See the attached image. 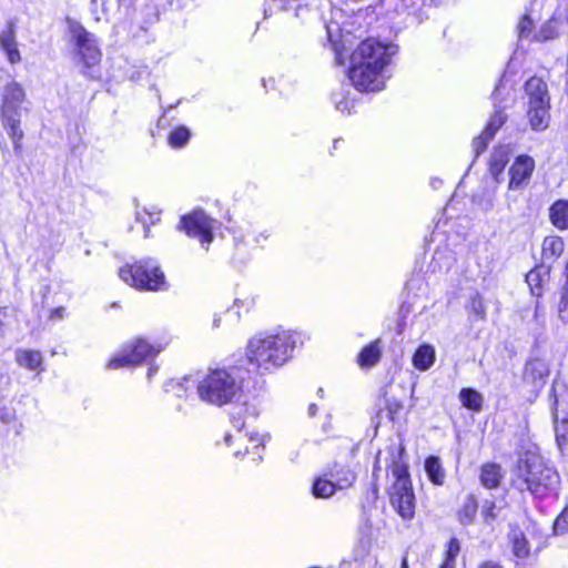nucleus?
Returning a JSON list of instances; mask_svg holds the SVG:
<instances>
[{
    "label": "nucleus",
    "mask_w": 568,
    "mask_h": 568,
    "mask_svg": "<svg viewBox=\"0 0 568 568\" xmlns=\"http://www.w3.org/2000/svg\"><path fill=\"white\" fill-rule=\"evenodd\" d=\"M511 483L519 491H529L536 497H544L557 487L559 476L541 456L527 452L518 459Z\"/></svg>",
    "instance_id": "1"
},
{
    "label": "nucleus",
    "mask_w": 568,
    "mask_h": 568,
    "mask_svg": "<svg viewBox=\"0 0 568 568\" xmlns=\"http://www.w3.org/2000/svg\"><path fill=\"white\" fill-rule=\"evenodd\" d=\"M296 342V335L287 331L274 335H256L247 344L248 363L262 371L278 367L292 356Z\"/></svg>",
    "instance_id": "2"
},
{
    "label": "nucleus",
    "mask_w": 568,
    "mask_h": 568,
    "mask_svg": "<svg viewBox=\"0 0 568 568\" xmlns=\"http://www.w3.org/2000/svg\"><path fill=\"white\" fill-rule=\"evenodd\" d=\"M243 387V377L240 369L215 368L197 383L196 390L201 400L223 406L233 403L241 394Z\"/></svg>",
    "instance_id": "3"
},
{
    "label": "nucleus",
    "mask_w": 568,
    "mask_h": 568,
    "mask_svg": "<svg viewBox=\"0 0 568 568\" xmlns=\"http://www.w3.org/2000/svg\"><path fill=\"white\" fill-rule=\"evenodd\" d=\"M392 462L388 466L395 481L389 491L392 507L405 520L415 516V495L409 479L408 467L403 460L404 446H390L388 448Z\"/></svg>",
    "instance_id": "4"
},
{
    "label": "nucleus",
    "mask_w": 568,
    "mask_h": 568,
    "mask_svg": "<svg viewBox=\"0 0 568 568\" xmlns=\"http://www.w3.org/2000/svg\"><path fill=\"white\" fill-rule=\"evenodd\" d=\"M26 99V90L17 81L7 83L1 91L0 116L4 130L12 140L16 152L21 151V143L24 136L20 124L22 103Z\"/></svg>",
    "instance_id": "5"
},
{
    "label": "nucleus",
    "mask_w": 568,
    "mask_h": 568,
    "mask_svg": "<svg viewBox=\"0 0 568 568\" xmlns=\"http://www.w3.org/2000/svg\"><path fill=\"white\" fill-rule=\"evenodd\" d=\"M120 278L130 286L142 291H162L168 288L164 273L152 258L141 260L119 270Z\"/></svg>",
    "instance_id": "6"
},
{
    "label": "nucleus",
    "mask_w": 568,
    "mask_h": 568,
    "mask_svg": "<svg viewBox=\"0 0 568 568\" xmlns=\"http://www.w3.org/2000/svg\"><path fill=\"white\" fill-rule=\"evenodd\" d=\"M528 97L527 116L530 126L535 131H544L549 125L550 97L546 82L538 77H532L526 82Z\"/></svg>",
    "instance_id": "7"
},
{
    "label": "nucleus",
    "mask_w": 568,
    "mask_h": 568,
    "mask_svg": "<svg viewBox=\"0 0 568 568\" xmlns=\"http://www.w3.org/2000/svg\"><path fill=\"white\" fill-rule=\"evenodd\" d=\"M395 52L396 48L393 44L385 45L375 39H366L358 44L351 55V63H354V78L359 81L358 79L363 74L361 64L385 70Z\"/></svg>",
    "instance_id": "8"
},
{
    "label": "nucleus",
    "mask_w": 568,
    "mask_h": 568,
    "mask_svg": "<svg viewBox=\"0 0 568 568\" xmlns=\"http://www.w3.org/2000/svg\"><path fill=\"white\" fill-rule=\"evenodd\" d=\"M551 392L556 442L562 449L568 443V389L565 385H554Z\"/></svg>",
    "instance_id": "9"
},
{
    "label": "nucleus",
    "mask_w": 568,
    "mask_h": 568,
    "mask_svg": "<svg viewBox=\"0 0 568 568\" xmlns=\"http://www.w3.org/2000/svg\"><path fill=\"white\" fill-rule=\"evenodd\" d=\"M217 222L207 216L203 211L196 210L181 219V229L191 237L200 240L201 245L207 250L213 241V231Z\"/></svg>",
    "instance_id": "10"
},
{
    "label": "nucleus",
    "mask_w": 568,
    "mask_h": 568,
    "mask_svg": "<svg viewBox=\"0 0 568 568\" xmlns=\"http://www.w3.org/2000/svg\"><path fill=\"white\" fill-rule=\"evenodd\" d=\"M161 351L160 347L149 344L143 338H136L130 346H126L109 361L108 367L116 369L120 367L134 366L142 363L150 356L158 354Z\"/></svg>",
    "instance_id": "11"
},
{
    "label": "nucleus",
    "mask_w": 568,
    "mask_h": 568,
    "mask_svg": "<svg viewBox=\"0 0 568 568\" xmlns=\"http://www.w3.org/2000/svg\"><path fill=\"white\" fill-rule=\"evenodd\" d=\"M72 39L75 41L78 54L87 68L97 65L101 60V51L98 48L94 34L87 31L80 23L70 26Z\"/></svg>",
    "instance_id": "12"
},
{
    "label": "nucleus",
    "mask_w": 568,
    "mask_h": 568,
    "mask_svg": "<svg viewBox=\"0 0 568 568\" xmlns=\"http://www.w3.org/2000/svg\"><path fill=\"white\" fill-rule=\"evenodd\" d=\"M535 170V160L529 155H519L509 168L508 190L518 191L526 187Z\"/></svg>",
    "instance_id": "13"
},
{
    "label": "nucleus",
    "mask_w": 568,
    "mask_h": 568,
    "mask_svg": "<svg viewBox=\"0 0 568 568\" xmlns=\"http://www.w3.org/2000/svg\"><path fill=\"white\" fill-rule=\"evenodd\" d=\"M361 69L363 71L362 77L357 81L354 78V63H351L349 70H348V78L352 81L353 85L358 91H379L385 85V70L378 69V67L369 68L367 65H362Z\"/></svg>",
    "instance_id": "14"
},
{
    "label": "nucleus",
    "mask_w": 568,
    "mask_h": 568,
    "mask_svg": "<svg viewBox=\"0 0 568 568\" xmlns=\"http://www.w3.org/2000/svg\"><path fill=\"white\" fill-rule=\"evenodd\" d=\"M511 149L509 145L496 146L489 159L488 171L496 183H500L506 165L509 162Z\"/></svg>",
    "instance_id": "15"
},
{
    "label": "nucleus",
    "mask_w": 568,
    "mask_h": 568,
    "mask_svg": "<svg viewBox=\"0 0 568 568\" xmlns=\"http://www.w3.org/2000/svg\"><path fill=\"white\" fill-rule=\"evenodd\" d=\"M568 22L566 10L557 11L547 22H545L534 36L537 41H547L555 39L559 34L561 26Z\"/></svg>",
    "instance_id": "16"
},
{
    "label": "nucleus",
    "mask_w": 568,
    "mask_h": 568,
    "mask_svg": "<svg viewBox=\"0 0 568 568\" xmlns=\"http://www.w3.org/2000/svg\"><path fill=\"white\" fill-rule=\"evenodd\" d=\"M0 47L7 54V58L11 64H16L21 60L16 41V33L11 27L0 32Z\"/></svg>",
    "instance_id": "17"
},
{
    "label": "nucleus",
    "mask_w": 568,
    "mask_h": 568,
    "mask_svg": "<svg viewBox=\"0 0 568 568\" xmlns=\"http://www.w3.org/2000/svg\"><path fill=\"white\" fill-rule=\"evenodd\" d=\"M548 375V368L546 364L540 359L529 361L524 371V381L531 383L535 386L544 384L546 376Z\"/></svg>",
    "instance_id": "18"
},
{
    "label": "nucleus",
    "mask_w": 568,
    "mask_h": 568,
    "mask_svg": "<svg viewBox=\"0 0 568 568\" xmlns=\"http://www.w3.org/2000/svg\"><path fill=\"white\" fill-rule=\"evenodd\" d=\"M508 537L511 544L513 554L517 558L525 559L530 555L529 541L520 529L511 528Z\"/></svg>",
    "instance_id": "19"
},
{
    "label": "nucleus",
    "mask_w": 568,
    "mask_h": 568,
    "mask_svg": "<svg viewBox=\"0 0 568 568\" xmlns=\"http://www.w3.org/2000/svg\"><path fill=\"white\" fill-rule=\"evenodd\" d=\"M331 478H333L338 489H345L351 487L356 480V474L348 466L335 464L329 471Z\"/></svg>",
    "instance_id": "20"
},
{
    "label": "nucleus",
    "mask_w": 568,
    "mask_h": 568,
    "mask_svg": "<svg viewBox=\"0 0 568 568\" xmlns=\"http://www.w3.org/2000/svg\"><path fill=\"white\" fill-rule=\"evenodd\" d=\"M548 277L549 268L544 265L535 267L526 275V282L534 295H541L542 286L545 282H547Z\"/></svg>",
    "instance_id": "21"
},
{
    "label": "nucleus",
    "mask_w": 568,
    "mask_h": 568,
    "mask_svg": "<svg viewBox=\"0 0 568 568\" xmlns=\"http://www.w3.org/2000/svg\"><path fill=\"white\" fill-rule=\"evenodd\" d=\"M549 217L551 223L560 230L568 229V201L558 200L549 210Z\"/></svg>",
    "instance_id": "22"
},
{
    "label": "nucleus",
    "mask_w": 568,
    "mask_h": 568,
    "mask_svg": "<svg viewBox=\"0 0 568 568\" xmlns=\"http://www.w3.org/2000/svg\"><path fill=\"white\" fill-rule=\"evenodd\" d=\"M435 362V348L432 345H420L414 356L413 364L419 371L429 369Z\"/></svg>",
    "instance_id": "23"
},
{
    "label": "nucleus",
    "mask_w": 568,
    "mask_h": 568,
    "mask_svg": "<svg viewBox=\"0 0 568 568\" xmlns=\"http://www.w3.org/2000/svg\"><path fill=\"white\" fill-rule=\"evenodd\" d=\"M503 478L501 467L497 464H485L480 471V483L488 489L497 488Z\"/></svg>",
    "instance_id": "24"
},
{
    "label": "nucleus",
    "mask_w": 568,
    "mask_h": 568,
    "mask_svg": "<svg viewBox=\"0 0 568 568\" xmlns=\"http://www.w3.org/2000/svg\"><path fill=\"white\" fill-rule=\"evenodd\" d=\"M16 361L20 366L34 371L41 366L42 355L38 351L20 348L16 351Z\"/></svg>",
    "instance_id": "25"
},
{
    "label": "nucleus",
    "mask_w": 568,
    "mask_h": 568,
    "mask_svg": "<svg viewBox=\"0 0 568 568\" xmlns=\"http://www.w3.org/2000/svg\"><path fill=\"white\" fill-rule=\"evenodd\" d=\"M381 356L382 349L377 339L362 349L358 355V364L362 367H372L379 362Z\"/></svg>",
    "instance_id": "26"
},
{
    "label": "nucleus",
    "mask_w": 568,
    "mask_h": 568,
    "mask_svg": "<svg viewBox=\"0 0 568 568\" xmlns=\"http://www.w3.org/2000/svg\"><path fill=\"white\" fill-rule=\"evenodd\" d=\"M459 399L463 406L470 410L480 412L483 408L484 397L474 388H463L459 392Z\"/></svg>",
    "instance_id": "27"
},
{
    "label": "nucleus",
    "mask_w": 568,
    "mask_h": 568,
    "mask_svg": "<svg viewBox=\"0 0 568 568\" xmlns=\"http://www.w3.org/2000/svg\"><path fill=\"white\" fill-rule=\"evenodd\" d=\"M425 470L428 478L435 485H443L445 481V470L442 466L440 459L436 456H430L425 460Z\"/></svg>",
    "instance_id": "28"
},
{
    "label": "nucleus",
    "mask_w": 568,
    "mask_h": 568,
    "mask_svg": "<svg viewBox=\"0 0 568 568\" xmlns=\"http://www.w3.org/2000/svg\"><path fill=\"white\" fill-rule=\"evenodd\" d=\"M564 252V241L558 236H547L542 242V258L555 260Z\"/></svg>",
    "instance_id": "29"
},
{
    "label": "nucleus",
    "mask_w": 568,
    "mask_h": 568,
    "mask_svg": "<svg viewBox=\"0 0 568 568\" xmlns=\"http://www.w3.org/2000/svg\"><path fill=\"white\" fill-rule=\"evenodd\" d=\"M118 6V0H91V12L97 21L108 19Z\"/></svg>",
    "instance_id": "30"
},
{
    "label": "nucleus",
    "mask_w": 568,
    "mask_h": 568,
    "mask_svg": "<svg viewBox=\"0 0 568 568\" xmlns=\"http://www.w3.org/2000/svg\"><path fill=\"white\" fill-rule=\"evenodd\" d=\"M478 503L474 496H468L458 513L459 521L463 525H470L477 514Z\"/></svg>",
    "instance_id": "31"
},
{
    "label": "nucleus",
    "mask_w": 568,
    "mask_h": 568,
    "mask_svg": "<svg viewBox=\"0 0 568 568\" xmlns=\"http://www.w3.org/2000/svg\"><path fill=\"white\" fill-rule=\"evenodd\" d=\"M336 488L337 485L335 481L320 477L315 479L312 491L317 498H327L335 493Z\"/></svg>",
    "instance_id": "32"
},
{
    "label": "nucleus",
    "mask_w": 568,
    "mask_h": 568,
    "mask_svg": "<svg viewBox=\"0 0 568 568\" xmlns=\"http://www.w3.org/2000/svg\"><path fill=\"white\" fill-rule=\"evenodd\" d=\"M460 552V542L457 538H452L447 544L444 560L439 568H455L457 556Z\"/></svg>",
    "instance_id": "33"
},
{
    "label": "nucleus",
    "mask_w": 568,
    "mask_h": 568,
    "mask_svg": "<svg viewBox=\"0 0 568 568\" xmlns=\"http://www.w3.org/2000/svg\"><path fill=\"white\" fill-rule=\"evenodd\" d=\"M336 109L342 113L349 114L355 106V100L348 98V92L341 89L332 95Z\"/></svg>",
    "instance_id": "34"
},
{
    "label": "nucleus",
    "mask_w": 568,
    "mask_h": 568,
    "mask_svg": "<svg viewBox=\"0 0 568 568\" xmlns=\"http://www.w3.org/2000/svg\"><path fill=\"white\" fill-rule=\"evenodd\" d=\"M190 136L191 133L187 128L179 126L170 133L169 143L172 148H182L187 143Z\"/></svg>",
    "instance_id": "35"
},
{
    "label": "nucleus",
    "mask_w": 568,
    "mask_h": 568,
    "mask_svg": "<svg viewBox=\"0 0 568 568\" xmlns=\"http://www.w3.org/2000/svg\"><path fill=\"white\" fill-rule=\"evenodd\" d=\"M506 121V115L501 111H496L489 120L485 131L487 138H494L496 132L501 128Z\"/></svg>",
    "instance_id": "36"
},
{
    "label": "nucleus",
    "mask_w": 568,
    "mask_h": 568,
    "mask_svg": "<svg viewBox=\"0 0 568 568\" xmlns=\"http://www.w3.org/2000/svg\"><path fill=\"white\" fill-rule=\"evenodd\" d=\"M233 438H235V440L240 443L248 440L254 445L255 448H257L262 444V439L258 436H247L246 434H243L240 429L237 430V434L235 436L227 434L224 439L225 443L230 445Z\"/></svg>",
    "instance_id": "37"
},
{
    "label": "nucleus",
    "mask_w": 568,
    "mask_h": 568,
    "mask_svg": "<svg viewBox=\"0 0 568 568\" xmlns=\"http://www.w3.org/2000/svg\"><path fill=\"white\" fill-rule=\"evenodd\" d=\"M555 534H567L568 532V507H566L556 518L554 523Z\"/></svg>",
    "instance_id": "38"
},
{
    "label": "nucleus",
    "mask_w": 568,
    "mask_h": 568,
    "mask_svg": "<svg viewBox=\"0 0 568 568\" xmlns=\"http://www.w3.org/2000/svg\"><path fill=\"white\" fill-rule=\"evenodd\" d=\"M469 312L475 314L477 318L483 320L485 317L486 310L483 298L479 295L471 297L469 303Z\"/></svg>",
    "instance_id": "39"
},
{
    "label": "nucleus",
    "mask_w": 568,
    "mask_h": 568,
    "mask_svg": "<svg viewBox=\"0 0 568 568\" xmlns=\"http://www.w3.org/2000/svg\"><path fill=\"white\" fill-rule=\"evenodd\" d=\"M532 30L531 19L525 14L518 23V37L519 39L528 38Z\"/></svg>",
    "instance_id": "40"
},
{
    "label": "nucleus",
    "mask_w": 568,
    "mask_h": 568,
    "mask_svg": "<svg viewBox=\"0 0 568 568\" xmlns=\"http://www.w3.org/2000/svg\"><path fill=\"white\" fill-rule=\"evenodd\" d=\"M491 139L493 138H487L486 136V131L485 130L481 133V135H479L478 138L474 139L473 146H474L476 156H478L480 153H483L486 150L487 144H488V142Z\"/></svg>",
    "instance_id": "41"
},
{
    "label": "nucleus",
    "mask_w": 568,
    "mask_h": 568,
    "mask_svg": "<svg viewBox=\"0 0 568 568\" xmlns=\"http://www.w3.org/2000/svg\"><path fill=\"white\" fill-rule=\"evenodd\" d=\"M495 509L496 505L494 501H486L484 504L481 515L486 524H491L493 520H495V518L497 517Z\"/></svg>",
    "instance_id": "42"
},
{
    "label": "nucleus",
    "mask_w": 568,
    "mask_h": 568,
    "mask_svg": "<svg viewBox=\"0 0 568 568\" xmlns=\"http://www.w3.org/2000/svg\"><path fill=\"white\" fill-rule=\"evenodd\" d=\"M190 383L189 378H184L183 382H171L168 386L169 392H174L179 397L183 396L187 390L186 384Z\"/></svg>",
    "instance_id": "43"
},
{
    "label": "nucleus",
    "mask_w": 568,
    "mask_h": 568,
    "mask_svg": "<svg viewBox=\"0 0 568 568\" xmlns=\"http://www.w3.org/2000/svg\"><path fill=\"white\" fill-rule=\"evenodd\" d=\"M559 316L561 320L568 321V285L564 287V293L559 303Z\"/></svg>",
    "instance_id": "44"
},
{
    "label": "nucleus",
    "mask_w": 568,
    "mask_h": 568,
    "mask_svg": "<svg viewBox=\"0 0 568 568\" xmlns=\"http://www.w3.org/2000/svg\"><path fill=\"white\" fill-rule=\"evenodd\" d=\"M327 38L328 40L336 45L339 41V27L336 22H331L326 24Z\"/></svg>",
    "instance_id": "45"
},
{
    "label": "nucleus",
    "mask_w": 568,
    "mask_h": 568,
    "mask_svg": "<svg viewBox=\"0 0 568 568\" xmlns=\"http://www.w3.org/2000/svg\"><path fill=\"white\" fill-rule=\"evenodd\" d=\"M253 305H254V300L250 298V297H246L245 300L237 298L234 302V307H237V308L244 306L246 310H250Z\"/></svg>",
    "instance_id": "46"
},
{
    "label": "nucleus",
    "mask_w": 568,
    "mask_h": 568,
    "mask_svg": "<svg viewBox=\"0 0 568 568\" xmlns=\"http://www.w3.org/2000/svg\"><path fill=\"white\" fill-rule=\"evenodd\" d=\"M478 568H503L498 562L495 561H484L481 562Z\"/></svg>",
    "instance_id": "47"
},
{
    "label": "nucleus",
    "mask_w": 568,
    "mask_h": 568,
    "mask_svg": "<svg viewBox=\"0 0 568 568\" xmlns=\"http://www.w3.org/2000/svg\"><path fill=\"white\" fill-rule=\"evenodd\" d=\"M63 314H64V308L63 307H58V308L52 311L50 317L51 318H62Z\"/></svg>",
    "instance_id": "48"
},
{
    "label": "nucleus",
    "mask_w": 568,
    "mask_h": 568,
    "mask_svg": "<svg viewBox=\"0 0 568 568\" xmlns=\"http://www.w3.org/2000/svg\"><path fill=\"white\" fill-rule=\"evenodd\" d=\"M301 12H305V13L308 12L307 7H303L301 4H297L295 7V16L298 17L301 14Z\"/></svg>",
    "instance_id": "49"
},
{
    "label": "nucleus",
    "mask_w": 568,
    "mask_h": 568,
    "mask_svg": "<svg viewBox=\"0 0 568 568\" xmlns=\"http://www.w3.org/2000/svg\"><path fill=\"white\" fill-rule=\"evenodd\" d=\"M316 412H317V407H316V405H315V404H311V405L308 406V415H310V416H315Z\"/></svg>",
    "instance_id": "50"
},
{
    "label": "nucleus",
    "mask_w": 568,
    "mask_h": 568,
    "mask_svg": "<svg viewBox=\"0 0 568 568\" xmlns=\"http://www.w3.org/2000/svg\"><path fill=\"white\" fill-rule=\"evenodd\" d=\"M156 371H158V368L150 367V368H149V372H148V376H149V378H151V377H152V375H153L154 373H156Z\"/></svg>",
    "instance_id": "51"
},
{
    "label": "nucleus",
    "mask_w": 568,
    "mask_h": 568,
    "mask_svg": "<svg viewBox=\"0 0 568 568\" xmlns=\"http://www.w3.org/2000/svg\"><path fill=\"white\" fill-rule=\"evenodd\" d=\"M1 419H2L4 423H8V422L10 420V416H9V414L2 415V416H1Z\"/></svg>",
    "instance_id": "52"
},
{
    "label": "nucleus",
    "mask_w": 568,
    "mask_h": 568,
    "mask_svg": "<svg viewBox=\"0 0 568 568\" xmlns=\"http://www.w3.org/2000/svg\"><path fill=\"white\" fill-rule=\"evenodd\" d=\"M400 568H408L407 559L403 558Z\"/></svg>",
    "instance_id": "53"
},
{
    "label": "nucleus",
    "mask_w": 568,
    "mask_h": 568,
    "mask_svg": "<svg viewBox=\"0 0 568 568\" xmlns=\"http://www.w3.org/2000/svg\"><path fill=\"white\" fill-rule=\"evenodd\" d=\"M213 325H214L215 327H219V325H220V318H214V321H213Z\"/></svg>",
    "instance_id": "54"
},
{
    "label": "nucleus",
    "mask_w": 568,
    "mask_h": 568,
    "mask_svg": "<svg viewBox=\"0 0 568 568\" xmlns=\"http://www.w3.org/2000/svg\"><path fill=\"white\" fill-rule=\"evenodd\" d=\"M491 206H493V202H491V201H489V202H488V207H487V209H490Z\"/></svg>",
    "instance_id": "55"
},
{
    "label": "nucleus",
    "mask_w": 568,
    "mask_h": 568,
    "mask_svg": "<svg viewBox=\"0 0 568 568\" xmlns=\"http://www.w3.org/2000/svg\"><path fill=\"white\" fill-rule=\"evenodd\" d=\"M234 455H235V456L241 455V450H236V452L234 453Z\"/></svg>",
    "instance_id": "56"
}]
</instances>
